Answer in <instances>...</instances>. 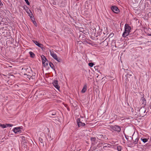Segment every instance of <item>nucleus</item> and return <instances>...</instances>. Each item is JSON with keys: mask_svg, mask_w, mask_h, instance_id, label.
Segmentation results:
<instances>
[{"mask_svg": "<svg viewBox=\"0 0 151 151\" xmlns=\"http://www.w3.org/2000/svg\"><path fill=\"white\" fill-rule=\"evenodd\" d=\"M4 28V27H1L0 29V35H1L2 33L4 32V31H3Z\"/></svg>", "mask_w": 151, "mask_h": 151, "instance_id": "nucleus-29", "label": "nucleus"}, {"mask_svg": "<svg viewBox=\"0 0 151 151\" xmlns=\"http://www.w3.org/2000/svg\"><path fill=\"white\" fill-rule=\"evenodd\" d=\"M10 32L9 31L7 30H5L1 34V35H2L4 37H7L10 35Z\"/></svg>", "mask_w": 151, "mask_h": 151, "instance_id": "nucleus-6", "label": "nucleus"}, {"mask_svg": "<svg viewBox=\"0 0 151 151\" xmlns=\"http://www.w3.org/2000/svg\"><path fill=\"white\" fill-rule=\"evenodd\" d=\"M25 6H26V9H25V10L26 11V12H27V13H28V14H29V12H28V11H30V12L31 13H32L31 12L30 10V9L28 8L27 6H26V5H25Z\"/></svg>", "mask_w": 151, "mask_h": 151, "instance_id": "nucleus-24", "label": "nucleus"}, {"mask_svg": "<svg viewBox=\"0 0 151 151\" xmlns=\"http://www.w3.org/2000/svg\"><path fill=\"white\" fill-rule=\"evenodd\" d=\"M114 35V34L111 33L109 36V37H112Z\"/></svg>", "mask_w": 151, "mask_h": 151, "instance_id": "nucleus-36", "label": "nucleus"}, {"mask_svg": "<svg viewBox=\"0 0 151 151\" xmlns=\"http://www.w3.org/2000/svg\"><path fill=\"white\" fill-rule=\"evenodd\" d=\"M141 101L142 104L143 105V106H145L146 104V101L145 99L143 96L142 97Z\"/></svg>", "mask_w": 151, "mask_h": 151, "instance_id": "nucleus-18", "label": "nucleus"}, {"mask_svg": "<svg viewBox=\"0 0 151 151\" xmlns=\"http://www.w3.org/2000/svg\"><path fill=\"white\" fill-rule=\"evenodd\" d=\"M6 127H11L13 126V125L12 124H6Z\"/></svg>", "mask_w": 151, "mask_h": 151, "instance_id": "nucleus-35", "label": "nucleus"}, {"mask_svg": "<svg viewBox=\"0 0 151 151\" xmlns=\"http://www.w3.org/2000/svg\"><path fill=\"white\" fill-rule=\"evenodd\" d=\"M50 55L54 59L56 60L58 62H60V58H59L58 57L56 54L54 52H51V51L50 50Z\"/></svg>", "mask_w": 151, "mask_h": 151, "instance_id": "nucleus-2", "label": "nucleus"}, {"mask_svg": "<svg viewBox=\"0 0 151 151\" xmlns=\"http://www.w3.org/2000/svg\"><path fill=\"white\" fill-rule=\"evenodd\" d=\"M131 27H130L129 24H126L125 25V29L126 30L129 31H130Z\"/></svg>", "mask_w": 151, "mask_h": 151, "instance_id": "nucleus-14", "label": "nucleus"}, {"mask_svg": "<svg viewBox=\"0 0 151 151\" xmlns=\"http://www.w3.org/2000/svg\"><path fill=\"white\" fill-rule=\"evenodd\" d=\"M139 111L140 116L143 117L146 114V113H145V109L144 108V106L141 108L139 109Z\"/></svg>", "mask_w": 151, "mask_h": 151, "instance_id": "nucleus-3", "label": "nucleus"}, {"mask_svg": "<svg viewBox=\"0 0 151 151\" xmlns=\"http://www.w3.org/2000/svg\"><path fill=\"white\" fill-rule=\"evenodd\" d=\"M122 148L121 146H118L117 147V150L118 151H121Z\"/></svg>", "mask_w": 151, "mask_h": 151, "instance_id": "nucleus-26", "label": "nucleus"}, {"mask_svg": "<svg viewBox=\"0 0 151 151\" xmlns=\"http://www.w3.org/2000/svg\"><path fill=\"white\" fill-rule=\"evenodd\" d=\"M147 35L148 36H151V34H148Z\"/></svg>", "mask_w": 151, "mask_h": 151, "instance_id": "nucleus-45", "label": "nucleus"}, {"mask_svg": "<svg viewBox=\"0 0 151 151\" xmlns=\"http://www.w3.org/2000/svg\"><path fill=\"white\" fill-rule=\"evenodd\" d=\"M52 116H54L56 114V112H54L52 114H50Z\"/></svg>", "mask_w": 151, "mask_h": 151, "instance_id": "nucleus-40", "label": "nucleus"}, {"mask_svg": "<svg viewBox=\"0 0 151 151\" xmlns=\"http://www.w3.org/2000/svg\"><path fill=\"white\" fill-rule=\"evenodd\" d=\"M52 84L58 90H59L60 87L58 84V81L57 80H55L52 82Z\"/></svg>", "mask_w": 151, "mask_h": 151, "instance_id": "nucleus-8", "label": "nucleus"}, {"mask_svg": "<svg viewBox=\"0 0 151 151\" xmlns=\"http://www.w3.org/2000/svg\"><path fill=\"white\" fill-rule=\"evenodd\" d=\"M94 65V64L93 63H88V65L90 67H92Z\"/></svg>", "mask_w": 151, "mask_h": 151, "instance_id": "nucleus-30", "label": "nucleus"}, {"mask_svg": "<svg viewBox=\"0 0 151 151\" xmlns=\"http://www.w3.org/2000/svg\"><path fill=\"white\" fill-rule=\"evenodd\" d=\"M26 3L28 5H29V2L28 0H24Z\"/></svg>", "mask_w": 151, "mask_h": 151, "instance_id": "nucleus-38", "label": "nucleus"}, {"mask_svg": "<svg viewBox=\"0 0 151 151\" xmlns=\"http://www.w3.org/2000/svg\"><path fill=\"white\" fill-rule=\"evenodd\" d=\"M132 137H133V135H132ZM131 138L133 140V143H134V144H136L137 143V142L138 141L139 138L138 137H137L134 140L133 139V137H132Z\"/></svg>", "mask_w": 151, "mask_h": 151, "instance_id": "nucleus-16", "label": "nucleus"}, {"mask_svg": "<svg viewBox=\"0 0 151 151\" xmlns=\"http://www.w3.org/2000/svg\"><path fill=\"white\" fill-rule=\"evenodd\" d=\"M0 126H1L3 128H4L6 127V125H5L4 124H0Z\"/></svg>", "mask_w": 151, "mask_h": 151, "instance_id": "nucleus-32", "label": "nucleus"}, {"mask_svg": "<svg viewBox=\"0 0 151 151\" xmlns=\"http://www.w3.org/2000/svg\"><path fill=\"white\" fill-rule=\"evenodd\" d=\"M110 129L112 131H115L118 132H119L121 131V129L120 126L115 125L114 126H111L110 127Z\"/></svg>", "mask_w": 151, "mask_h": 151, "instance_id": "nucleus-1", "label": "nucleus"}, {"mask_svg": "<svg viewBox=\"0 0 151 151\" xmlns=\"http://www.w3.org/2000/svg\"><path fill=\"white\" fill-rule=\"evenodd\" d=\"M125 137L126 139H127V140H128V139H129V136H127V135H126V134H125Z\"/></svg>", "mask_w": 151, "mask_h": 151, "instance_id": "nucleus-39", "label": "nucleus"}, {"mask_svg": "<svg viewBox=\"0 0 151 151\" xmlns=\"http://www.w3.org/2000/svg\"><path fill=\"white\" fill-rule=\"evenodd\" d=\"M32 21L33 23L35 25V26H37V23L36 22V21H35V19L33 20Z\"/></svg>", "mask_w": 151, "mask_h": 151, "instance_id": "nucleus-37", "label": "nucleus"}, {"mask_svg": "<svg viewBox=\"0 0 151 151\" xmlns=\"http://www.w3.org/2000/svg\"><path fill=\"white\" fill-rule=\"evenodd\" d=\"M101 44L102 45L105 46H107L108 44V42L107 41H106L105 40L103 42L101 43Z\"/></svg>", "mask_w": 151, "mask_h": 151, "instance_id": "nucleus-21", "label": "nucleus"}, {"mask_svg": "<svg viewBox=\"0 0 151 151\" xmlns=\"http://www.w3.org/2000/svg\"><path fill=\"white\" fill-rule=\"evenodd\" d=\"M130 32V31L129 32L128 31H127L125 29V31L123 33L122 35V36L124 37H126L129 35Z\"/></svg>", "mask_w": 151, "mask_h": 151, "instance_id": "nucleus-11", "label": "nucleus"}, {"mask_svg": "<svg viewBox=\"0 0 151 151\" xmlns=\"http://www.w3.org/2000/svg\"><path fill=\"white\" fill-rule=\"evenodd\" d=\"M141 140H142V142L144 143L146 142L147 141L148 139L146 138H141Z\"/></svg>", "mask_w": 151, "mask_h": 151, "instance_id": "nucleus-27", "label": "nucleus"}, {"mask_svg": "<svg viewBox=\"0 0 151 151\" xmlns=\"http://www.w3.org/2000/svg\"><path fill=\"white\" fill-rule=\"evenodd\" d=\"M48 62L47 60V61L46 60V62L45 63V64H43V65L44 66H47L48 65Z\"/></svg>", "mask_w": 151, "mask_h": 151, "instance_id": "nucleus-33", "label": "nucleus"}, {"mask_svg": "<svg viewBox=\"0 0 151 151\" xmlns=\"http://www.w3.org/2000/svg\"><path fill=\"white\" fill-rule=\"evenodd\" d=\"M65 3L64 1H61L58 3V5L60 7H63L65 6Z\"/></svg>", "mask_w": 151, "mask_h": 151, "instance_id": "nucleus-17", "label": "nucleus"}, {"mask_svg": "<svg viewBox=\"0 0 151 151\" xmlns=\"http://www.w3.org/2000/svg\"><path fill=\"white\" fill-rule=\"evenodd\" d=\"M98 137L101 138V139H104L105 140H107L108 139V138L106 137V136L105 134H100L98 136Z\"/></svg>", "mask_w": 151, "mask_h": 151, "instance_id": "nucleus-15", "label": "nucleus"}, {"mask_svg": "<svg viewBox=\"0 0 151 151\" xmlns=\"http://www.w3.org/2000/svg\"><path fill=\"white\" fill-rule=\"evenodd\" d=\"M39 140V143H40V142L41 143H43V139H42V138H40Z\"/></svg>", "mask_w": 151, "mask_h": 151, "instance_id": "nucleus-34", "label": "nucleus"}, {"mask_svg": "<svg viewBox=\"0 0 151 151\" xmlns=\"http://www.w3.org/2000/svg\"><path fill=\"white\" fill-rule=\"evenodd\" d=\"M1 22H4V20H5V19H4V18H3H3L1 19Z\"/></svg>", "mask_w": 151, "mask_h": 151, "instance_id": "nucleus-44", "label": "nucleus"}, {"mask_svg": "<svg viewBox=\"0 0 151 151\" xmlns=\"http://www.w3.org/2000/svg\"><path fill=\"white\" fill-rule=\"evenodd\" d=\"M21 128L20 127H15L13 129L14 132L16 134L18 133L20 134L22 132L20 129Z\"/></svg>", "mask_w": 151, "mask_h": 151, "instance_id": "nucleus-10", "label": "nucleus"}, {"mask_svg": "<svg viewBox=\"0 0 151 151\" xmlns=\"http://www.w3.org/2000/svg\"><path fill=\"white\" fill-rule=\"evenodd\" d=\"M41 57L42 59V62L43 64H45L46 60L47 61V59L43 55H42L41 56Z\"/></svg>", "mask_w": 151, "mask_h": 151, "instance_id": "nucleus-12", "label": "nucleus"}, {"mask_svg": "<svg viewBox=\"0 0 151 151\" xmlns=\"http://www.w3.org/2000/svg\"><path fill=\"white\" fill-rule=\"evenodd\" d=\"M22 147L24 149H26L27 148V142L25 140H23L22 141Z\"/></svg>", "mask_w": 151, "mask_h": 151, "instance_id": "nucleus-13", "label": "nucleus"}, {"mask_svg": "<svg viewBox=\"0 0 151 151\" xmlns=\"http://www.w3.org/2000/svg\"><path fill=\"white\" fill-rule=\"evenodd\" d=\"M22 138L23 140H25V139H24V136H22Z\"/></svg>", "mask_w": 151, "mask_h": 151, "instance_id": "nucleus-43", "label": "nucleus"}, {"mask_svg": "<svg viewBox=\"0 0 151 151\" xmlns=\"http://www.w3.org/2000/svg\"><path fill=\"white\" fill-rule=\"evenodd\" d=\"M33 42L38 46L39 47H41V46H43L42 44H41L39 42H38L37 41L35 40H33Z\"/></svg>", "mask_w": 151, "mask_h": 151, "instance_id": "nucleus-19", "label": "nucleus"}, {"mask_svg": "<svg viewBox=\"0 0 151 151\" xmlns=\"http://www.w3.org/2000/svg\"><path fill=\"white\" fill-rule=\"evenodd\" d=\"M41 49L43 50H44L45 49V48L43 47V46H41V47H40Z\"/></svg>", "mask_w": 151, "mask_h": 151, "instance_id": "nucleus-42", "label": "nucleus"}, {"mask_svg": "<svg viewBox=\"0 0 151 151\" xmlns=\"http://www.w3.org/2000/svg\"><path fill=\"white\" fill-rule=\"evenodd\" d=\"M111 9L113 12L116 14H118L120 12L119 10L116 6H112Z\"/></svg>", "mask_w": 151, "mask_h": 151, "instance_id": "nucleus-5", "label": "nucleus"}, {"mask_svg": "<svg viewBox=\"0 0 151 151\" xmlns=\"http://www.w3.org/2000/svg\"><path fill=\"white\" fill-rule=\"evenodd\" d=\"M111 145L108 143H104L103 144V149L104 150H109L111 148Z\"/></svg>", "mask_w": 151, "mask_h": 151, "instance_id": "nucleus-9", "label": "nucleus"}, {"mask_svg": "<svg viewBox=\"0 0 151 151\" xmlns=\"http://www.w3.org/2000/svg\"><path fill=\"white\" fill-rule=\"evenodd\" d=\"M50 118H55V117H52L51 116H49Z\"/></svg>", "mask_w": 151, "mask_h": 151, "instance_id": "nucleus-46", "label": "nucleus"}, {"mask_svg": "<svg viewBox=\"0 0 151 151\" xmlns=\"http://www.w3.org/2000/svg\"><path fill=\"white\" fill-rule=\"evenodd\" d=\"M96 139L95 137H91V140L92 142H95L96 140Z\"/></svg>", "mask_w": 151, "mask_h": 151, "instance_id": "nucleus-28", "label": "nucleus"}, {"mask_svg": "<svg viewBox=\"0 0 151 151\" xmlns=\"http://www.w3.org/2000/svg\"><path fill=\"white\" fill-rule=\"evenodd\" d=\"M36 73H34V74L31 73L29 72L28 74L27 73L24 74V75H27V78H28L29 80L31 79H35V78Z\"/></svg>", "mask_w": 151, "mask_h": 151, "instance_id": "nucleus-4", "label": "nucleus"}, {"mask_svg": "<svg viewBox=\"0 0 151 151\" xmlns=\"http://www.w3.org/2000/svg\"><path fill=\"white\" fill-rule=\"evenodd\" d=\"M87 86L86 85H85L83 87L82 89L81 90V92L82 93H85L87 90Z\"/></svg>", "mask_w": 151, "mask_h": 151, "instance_id": "nucleus-20", "label": "nucleus"}, {"mask_svg": "<svg viewBox=\"0 0 151 151\" xmlns=\"http://www.w3.org/2000/svg\"><path fill=\"white\" fill-rule=\"evenodd\" d=\"M99 76H98H98H97L96 77H97V78H99Z\"/></svg>", "mask_w": 151, "mask_h": 151, "instance_id": "nucleus-47", "label": "nucleus"}, {"mask_svg": "<svg viewBox=\"0 0 151 151\" xmlns=\"http://www.w3.org/2000/svg\"><path fill=\"white\" fill-rule=\"evenodd\" d=\"M49 65L51 68L53 69H54V65L52 63L50 62L49 63Z\"/></svg>", "mask_w": 151, "mask_h": 151, "instance_id": "nucleus-25", "label": "nucleus"}, {"mask_svg": "<svg viewBox=\"0 0 151 151\" xmlns=\"http://www.w3.org/2000/svg\"><path fill=\"white\" fill-rule=\"evenodd\" d=\"M30 56L32 58H33L35 56V54L32 52H29Z\"/></svg>", "mask_w": 151, "mask_h": 151, "instance_id": "nucleus-23", "label": "nucleus"}, {"mask_svg": "<svg viewBox=\"0 0 151 151\" xmlns=\"http://www.w3.org/2000/svg\"><path fill=\"white\" fill-rule=\"evenodd\" d=\"M132 76V75L131 74L129 75L128 74H126L125 75V77H126V81H127H127H129V80L128 79V77L129 78V76Z\"/></svg>", "mask_w": 151, "mask_h": 151, "instance_id": "nucleus-22", "label": "nucleus"}, {"mask_svg": "<svg viewBox=\"0 0 151 151\" xmlns=\"http://www.w3.org/2000/svg\"><path fill=\"white\" fill-rule=\"evenodd\" d=\"M32 13L31 15H29V16H30V18L32 20H34L35 19L34 17L33 14H32V13Z\"/></svg>", "mask_w": 151, "mask_h": 151, "instance_id": "nucleus-31", "label": "nucleus"}, {"mask_svg": "<svg viewBox=\"0 0 151 151\" xmlns=\"http://www.w3.org/2000/svg\"><path fill=\"white\" fill-rule=\"evenodd\" d=\"M3 5V4L2 3L1 1V0H0V6H2Z\"/></svg>", "mask_w": 151, "mask_h": 151, "instance_id": "nucleus-41", "label": "nucleus"}, {"mask_svg": "<svg viewBox=\"0 0 151 151\" xmlns=\"http://www.w3.org/2000/svg\"><path fill=\"white\" fill-rule=\"evenodd\" d=\"M77 123L78 127H80L81 126H83L85 125V123H82L80 119L79 118L77 119Z\"/></svg>", "mask_w": 151, "mask_h": 151, "instance_id": "nucleus-7", "label": "nucleus"}, {"mask_svg": "<svg viewBox=\"0 0 151 151\" xmlns=\"http://www.w3.org/2000/svg\"><path fill=\"white\" fill-rule=\"evenodd\" d=\"M24 8L25 9V7H24Z\"/></svg>", "mask_w": 151, "mask_h": 151, "instance_id": "nucleus-48", "label": "nucleus"}]
</instances>
